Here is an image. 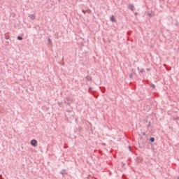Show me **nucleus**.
Wrapping results in <instances>:
<instances>
[{
    "label": "nucleus",
    "instance_id": "nucleus-19",
    "mask_svg": "<svg viewBox=\"0 0 179 179\" xmlns=\"http://www.w3.org/2000/svg\"><path fill=\"white\" fill-rule=\"evenodd\" d=\"M135 15H138V13H136Z\"/></svg>",
    "mask_w": 179,
    "mask_h": 179
},
{
    "label": "nucleus",
    "instance_id": "nucleus-3",
    "mask_svg": "<svg viewBox=\"0 0 179 179\" xmlns=\"http://www.w3.org/2000/svg\"><path fill=\"white\" fill-rule=\"evenodd\" d=\"M138 71H140V75H143V73H145V69H139V67L137 68Z\"/></svg>",
    "mask_w": 179,
    "mask_h": 179
},
{
    "label": "nucleus",
    "instance_id": "nucleus-7",
    "mask_svg": "<svg viewBox=\"0 0 179 179\" xmlns=\"http://www.w3.org/2000/svg\"><path fill=\"white\" fill-rule=\"evenodd\" d=\"M66 170L65 169H63L62 171H61V174H62V176H64V174H66Z\"/></svg>",
    "mask_w": 179,
    "mask_h": 179
},
{
    "label": "nucleus",
    "instance_id": "nucleus-1",
    "mask_svg": "<svg viewBox=\"0 0 179 179\" xmlns=\"http://www.w3.org/2000/svg\"><path fill=\"white\" fill-rule=\"evenodd\" d=\"M31 146H34V148H36V146H37V141L35 139L31 140Z\"/></svg>",
    "mask_w": 179,
    "mask_h": 179
},
{
    "label": "nucleus",
    "instance_id": "nucleus-11",
    "mask_svg": "<svg viewBox=\"0 0 179 179\" xmlns=\"http://www.w3.org/2000/svg\"><path fill=\"white\" fill-rule=\"evenodd\" d=\"M48 43H52V41H51V38H50L48 39Z\"/></svg>",
    "mask_w": 179,
    "mask_h": 179
},
{
    "label": "nucleus",
    "instance_id": "nucleus-9",
    "mask_svg": "<svg viewBox=\"0 0 179 179\" xmlns=\"http://www.w3.org/2000/svg\"><path fill=\"white\" fill-rule=\"evenodd\" d=\"M17 40H23V38L22 36H17Z\"/></svg>",
    "mask_w": 179,
    "mask_h": 179
},
{
    "label": "nucleus",
    "instance_id": "nucleus-20",
    "mask_svg": "<svg viewBox=\"0 0 179 179\" xmlns=\"http://www.w3.org/2000/svg\"><path fill=\"white\" fill-rule=\"evenodd\" d=\"M130 78H132V75L130 76Z\"/></svg>",
    "mask_w": 179,
    "mask_h": 179
},
{
    "label": "nucleus",
    "instance_id": "nucleus-15",
    "mask_svg": "<svg viewBox=\"0 0 179 179\" xmlns=\"http://www.w3.org/2000/svg\"><path fill=\"white\" fill-rule=\"evenodd\" d=\"M149 15V16H152V14L151 13H150V14H148Z\"/></svg>",
    "mask_w": 179,
    "mask_h": 179
},
{
    "label": "nucleus",
    "instance_id": "nucleus-4",
    "mask_svg": "<svg viewBox=\"0 0 179 179\" xmlns=\"http://www.w3.org/2000/svg\"><path fill=\"white\" fill-rule=\"evenodd\" d=\"M29 17L31 20H34V19H36V15L34 14H32L29 15Z\"/></svg>",
    "mask_w": 179,
    "mask_h": 179
},
{
    "label": "nucleus",
    "instance_id": "nucleus-8",
    "mask_svg": "<svg viewBox=\"0 0 179 179\" xmlns=\"http://www.w3.org/2000/svg\"><path fill=\"white\" fill-rule=\"evenodd\" d=\"M150 142H155V138L154 137H151L150 138Z\"/></svg>",
    "mask_w": 179,
    "mask_h": 179
},
{
    "label": "nucleus",
    "instance_id": "nucleus-5",
    "mask_svg": "<svg viewBox=\"0 0 179 179\" xmlns=\"http://www.w3.org/2000/svg\"><path fill=\"white\" fill-rule=\"evenodd\" d=\"M82 12L84 13V14H86V12H87V13H90L91 10H83Z\"/></svg>",
    "mask_w": 179,
    "mask_h": 179
},
{
    "label": "nucleus",
    "instance_id": "nucleus-12",
    "mask_svg": "<svg viewBox=\"0 0 179 179\" xmlns=\"http://www.w3.org/2000/svg\"><path fill=\"white\" fill-rule=\"evenodd\" d=\"M142 135H143V136H146V133L143 132V133H142Z\"/></svg>",
    "mask_w": 179,
    "mask_h": 179
},
{
    "label": "nucleus",
    "instance_id": "nucleus-13",
    "mask_svg": "<svg viewBox=\"0 0 179 179\" xmlns=\"http://www.w3.org/2000/svg\"><path fill=\"white\" fill-rule=\"evenodd\" d=\"M6 40H9V36H6Z\"/></svg>",
    "mask_w": 179,
    "mask_h": 179
},
{
    "label": "nucleus",
    "instance_id": "nucleus-16",
    "mask_svg": "<svg viewBox=\"0 0 179 179\" xmlns=\"http://www.w3.org/2000/svg\"><path fill=\"white\" fill-rule=\"evenodd\" d=\"M67 113H71V110H67Z\"/></svg>",
    "mask_w": 179,
    "mask_h": 179
},
{
    "label": "nucleus",
    "instance_id": "nucleus-21",
    "mask_svg": "<svg viewBox=\"0 0 179 179\" xmlns=\"http://www.w3.org/2000/svg\"><path fill=\"white\" fill-rule=\"evenodd\" d=\"M178 179H179V177H178Z\"/></svg>",
    "mask_w": 179,
    "mask_h": 179
},
{
    "label": "nucleus",
    "instance_id": "nucleus-2",
    "mask_svg": "<svg viewBox=\"0 0 179 179\" xmlns=\"http://www.w3.org/2000/svg\"><path fill=\"white\" fill-rule=\"evenodd\" d=\"M128 9H129L130 10H132V12H134V9H135V6H134V4H129Z\"/></svg>",
    "mask_w": 179,
    "mask_h": 179
},
{
    "label": "nucleus",
    "instance_id": "nucleus-10",
    "mask_svg": "<svg viewBox=\"0 0 179 179\" xmlns=\"http://www.w3.org/2000/svg\"><path fill=\"white\" fill-rule=\"evenodd\" d=\"M150 87H152V89H155V86L154 84H150Z\"/></svg>",
    "mask_w": 179,
    "mask_h": 179
},
{
    "label": "nucleus",
    "instance_id": "nucleus-6",
    "mask_svg": "<svg viewBox=\"0 0 179 179\" xmlns=\"http://www.w3.org/2000/svg\"><path fill=\"white\" fill-rule=\"evenodd\" d=\"M110 20H111V22H115V17H114V15H112L110 17Z\"/></svg>",
    "mask_w": 179,
    "mask_h": 179
},
{
    "label": "nucleus",
    "instance_id": "nucleus-17",
    "mask_svg": "<svg viewBox=\"0 0 179 179\" xmlns=\"http://www.w3.org/2000/svg\"><path fill=\"white\" fill-rule=\"evenodd\" d=\"M148 127H150V122H149Z\"/></svg>",
    "mask_w": 179,
    "mask_h": 179
},
{
    "label": "nucleus",
    "instance_id": "nucleus-14",
    "mask_svg": "<svg viewBox=\"0 0 179 179\" xmlns=\"http://www.w3.org/2000/svg\"><path fill=\"white\" fill-rule=\"evenodd\" d=\"M58 104H59V106H61L62 104V103L59 102Z\"/></svg>",
    "mask_w": 179,
    "mask_h": 179
},
{
    "label": "nucleus",
    "instance_id": "nucleus-18",
    "mask_svg": "<svg viewBox=\"0 0 179 179\" xmlns=\"http://www.w3.org/2000/svg\"><path fill=\"white\" fill-rule=\"evenodd\" d=\"M147 71H150V69H147Z\"/></svg>",
    "mask_w": 179,
    "mask_h": 179
}]
</instances>
